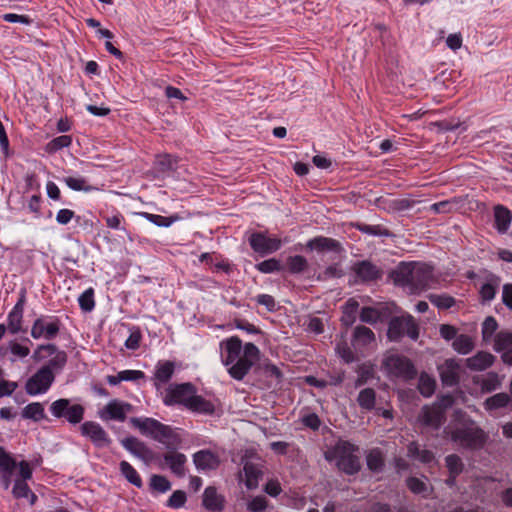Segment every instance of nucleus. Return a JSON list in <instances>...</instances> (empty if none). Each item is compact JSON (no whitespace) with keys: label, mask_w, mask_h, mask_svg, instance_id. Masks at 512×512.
<instances>
[{"label":"nucleus","mask_w":512,"mask_h":512,"mask_svg":"<svg viewBox=\"0 0 512 512\" xmlns=\"http://www.w3.org/2000/svg\"><path fill=\"white\" fill-rule=\"evenodd\" d=\"M287 266L291 273L298 274L307 269L308 263L303 256L296 255L288 258Z\"/></svg>","instance_id":"nucleus-45"},{"label":"nucleus","mask_w":512,"mask_h":512,"mask_svg":"<svg viewBox=\"0 0 512 512\" xmlns=\"http://www.w3.org/2000/svg\"><path fill=\"white\" fill-rule=\"evenodd\" d=\"M452 403V397L446 395L442 397L439 403L432 406H424L419 416V421L425 426L437 429L442 423L444 410L450 407Z\"/></svg>","instance_id":"nucleus-12"},{"label":"nucleus","mask_w":512,"mask_h":512,"mask_svg":"<svg viewBox=\"0 0 512 512\" xmlns=\"http://www.w3.org/2000/svg\"><path fill=\"white\" fill-rule=\"evenodd\" d=\"M429 300L433 305L437 306L440 309H448L455 304L454 298L445 294H432L429 296Z\"/></svg>","instance_id":"nucleus-49"},{"label":"nucleus","mask_w":512,"mask_h":512,"mask_svg":"<svg viewBox=\"0 0 512 512\" xmlns=\"http://www.w3.org/2000/svg\"><path fill=\"white\" fill-rule=\"evenodd\" d=\"M357 309H358V303L355 300L350 299L347 301V303L344 307V316L342 318V321L346 325H350L354 322Z\"/></svg>","instance_id":"nucleus-52"},{"label":"nucleus","mask_w":512,"mask_h":512,"mask_svg":"<svg viewBox=\"0 0 512 512\" xmlns=\"http://www.w3.org/2000/svg\"><path fill=\"white\" fill-rule=\"evenodd\" d=\"M19 478L16 479L14 487H13V495L16 498H27L30 499V504H34L36 500V496L31 492L27 480L32 477V469L28 462L21 461L19 463Z\"/></svg>","instance_id":"nucleus-14"},{"label":"nucleus","mask_w":512,"mask_h":512,"mask_svg":"<svg viewBox=\"0 0 512 512\" xmlns=\"http://www.w3.org/2000/svg\"><path fill=\"white\" fill-rule=\"evenodd\" d=\"M502 302L508 309L512 310V284L510 283L503 286Z\"/></svg>","instance_id":"nucleus-64"},{"label":"nucleus","mask_w":512,"mask_h":512,"mask_svg":"<svg viewBox=\"0 0 512 512\" xmlns=\"http://www.w3.org/2000/svg\"><path fill=\"white\" fill-rule=\"evenodd\" d=\"M407 486L415 494L426 496L429 493V484L415 477H411L407 480Z\"/></svg>","instance_id":"nucleus-47"},{"label":"nucleus","mask_w":512,"mask_h":512,"mask_svg":"<svg viewBox=\"0 0 512 512\" xmlns=\"http://www.w3.org/2000/svg\"><path fill=\"white\" fill-rule=\"evenodd\" d=\"M193 462L200 471L216 469L220 464L219 456L210 450H200L193 455Z\"/></svg>","instance_id":"nucleus-19"},{"label":"nucleus","mask_w":512,"mask_h":512,"mask_svg":"<svg viewBox=\"0 0 512 512\" xmlns=\"http://www.w3.org/2000/svg\"><path fill=\"white\" fill-rule=\"evenodd\" d=\"M150 485L152 489L160 493L168 491L171 487L170 482L164 476L160 475H153L151 477Z\"/></svg>","instance_id":"nucleus-54"},{"label":"nucleus","mask_w":512,"mask_h":512,"mask_svg":"<svg viewBox=\"0 0 512 512\" xmlns=\"http://www.w3.org/2000/svg\"><path fill=\"white\" fill-rule=\"evenodd\" d=\"M366 461L368 468L374 472L380 471L384 465L383 455L377 449L371 450L368 453Z\"/></svg>","instance_id":"nucleus-42"},{"label":"nucleus","mask_w":512,"mask_h":512,"mask_svg":"<svg viewBox=\"0 0 512 512\" xmlns=\"http://www.w3.org/2000/svg\"><path fill=\"white\" fill-rule=\"evenodd\" d=\"M358 403L363 409L371 410L375 405V392L371 388L360 391Z\"/></svg>","instance_id":"nucleus-44"},{"label":"nucleus","mask_w":512,"mask_h":512,"mask_svg":"<svg viewBox=\"0 0 512 512\" xmlns=\"http://www.w3.org/2000/svg\"><path fill=\"white\" fill-rule=\"evenodd\" d=\"M72 143V137L69 135H62L52 139L47 144V150L49 152H56L62 148L69 147Z\"/></svg>","instance_id":"nucleus-48"},{"label":"nucleus","mask_w":512,"mask_h":512,"mask_svg":"<svg viewBox=\"0 0 512 512\" xmlns=\"http://www.w3.org/2000/svg\"><path fill=\"white\" fill-rule=\"evenodd\" d=\"M354 271L363 281H372L379 277V270L377 267L367 261L358 263L355 266Z\"/></svg>","instance_id":"nucleus-33"},{"label":"nucleus","mask_w":512,"mask_h":512,"mask_svg":"<svg viewBox=\"0 0 512 512\" xmlns=\"http://www.w3.org/2000/svg\"><path fill=\"white\" fill-rule=\"evenodd\" d=\"M187 409L196 413L212 414L215 410V405L213 402L203 398L200 395H197L195 390L187 406Z\"/></svg>","instance_id":"nucleus-27"},{"label":"nucleus","mask_w":512,"mask_h":512,"mask_svg":"<svg viewBox=\"0 0 512 512\" xmlns=\"http://www.w3.org/2000/svg\"><path fill=\"white\" fill-rule=\"evenodd\" d=\"M61 325V320L57 316L40 315L33 321L30 335L34 340L51 341L59 335Z\"/></svg>","instance_id":"nucleus-5"},{"label":"nucleus","mask_w":512,"mask_h":512,"mask_svg":"<svg viewBox=\"0 0 512 512\" xmlns=\"http://www.w3.org/2000/svg\"><path fill=\"white\" fill-rule=\"evenodd\" d=\"M375 342V334L370 328L357 326L354 329L352 345L355 349H363Z\"/></svg>","instance_id":"nucleus-25"},{"label":"nucleus","mask_w":512,"mask_h":512,"mask_svg":"<svg viewBox=\"0 0 512 512\" xmlns=\"http://www.w3.org/2000/svg\"><path fill=\"white\" fill-rule=\"evenodd\" d=\"M175 371V364L172 361H159L155 366L154 384L157 388L167 384Z\"/></svg>","instance_id":"nucleus-24"},{"label":"nucleus","mask_w":512,"mask_h":512,"mask_svg":"<svg viewBox=\"0 0 512 512\" xmlns=\"http://www.w3.org/2000/svg\"><path fill=\"white\" fill-rule=\"evenodd\" d=\"M380 314L377 309L372 307H364L360 313L361 321L369 324L376 323L379 320Z\"/></svg>","instance_id":"nucleus-55"},{"label":"nucleus","mask_w":512,"mask_h":512,"mask_svg":"<svg viewBox=\"0 0 512 512\" xmlns=\"http://www.w3.org/2000/svg\"><path fill=\"white\" fill-rule=\"evenodd\" d=\"M49 356L53 357L49 360L48 364L43 367H49L50 371L54 368H63L67 362L66 353L64 351H60L56 345L51 343L38 345L32 354V359L35 362H41Z\"/></svg>","instance_id":"nucleus-8"},{"label":"nucleus","mask_w":512,"mask_h":512,"mask_svg":"<svg viewBox=\"0 0 512 512\" xmlns=\"http://www.w3.org/2000/svg\"><path fill=\"white\" fill-rule=\"evenodd\" d=\"M194 391L195 387L190 383L172 384L166 389L163 402L167 406L180 404L187 408Z\"/></svg>","instance_id":"nucleus-13"},{"label":"nucleus","mask_w":512,"mask_h":512,"mask_svg":"<svg viewBox=\"0 0 512 512\" xmlns=\"http://www.w3.org/2000/svg\"><path fill=\"white\" fill-rule=\"evenodd\" d=\"M131 411V404L118 399H113L99 411L98 415L103 421L115 420L123 422L126 419L127 414Z\"/></svg>","instance_id":"nucleus-16"},{"label":"nucleus","mask_w":512,"mask_h":512,"mask_svg":"<svg viewBox=\"0 0 512 512\" xmlns=\"http://www.w3.org/2000/svg\"><path fill=\"white\" fill-rule=\"evenodd\" d=\"M408 456L424 464H430L434 461V454L427 449H420L419 445L415 442L409 444Z\"/></svg>","instance_id":"nucleus-34"},{"label":"nucleus","mask_w":512,"mask_h":512,"mask_svg":"<svg viewBox=\"0 0 512 512\" xmlns=\"http://www.w3.org/2000/svg\"><path fill=\"white\" fill-rule=\"evenodd\" d=\"M75 216L74 211L70 209H60L56 214V221L60 225L68 224Z\"/></svg>","instance_id":"nucleus-63"},{"label":"nucleus","mask_w":512,"mask_h":512,"mask_svg":"<svg viewBox=\"0 0 512 512\" xmlns=\"http://www.w3.org/2000/svg\"><path fill=\"white\" fill-rule=\"evenodd\" d=\"M139 215L158 227H169L177 220V217H164L148 212H140Z\"/></svg>","instance_id":"nucleus-39"},{"label":"nucleus","mask_w":512,"mask_h":512,"mask_svg":"<svg viewBox=\"0 0 512 512\" xmlns=\"http://www.w3.org/2000/svg\"><path fill=\"white\" fill-rule=\"evenodd\" d=\"M407 335L413 340L419 336L418 326L412 316H401L393 318L388 327L387 336L391 341H398Z\"/></svg>","instance_id":"nucleus-6"},{"label":"nucleus","mask_w":512,"mask_h":512,"mask_svg":"<svg viewBox=\"0 0 512 512\" xmlns=\"http://www.w3.org/2000/svg\"><path fill=\"white\" fill-rule=\"evenodd\" d=\"M446 466L450 472V477L447 480L449 485H453L455 482V478L459 475L463 470V463L459 456L452 454L448 455L445 458Z\"/></svg>","instance_id":"nucleus-36"},{"label":"nucleus","mask_w":512,"mask_h":512,"mask_svg":"<svg viewBox=\"0 0 512 512\" xmlns=\"http://www.w3.org/2000/svg\"><path fill=\"white\" fill-rule=\"evenodd\" d=\"M55 380L53 371L49 367H41L25 384V391L30 396L45 394Z\"/></svg>","instance_id":"nucleus-9"},{"label":"nucleus","mask_w":512,"mask_h":512,"mask_svg":"<svg viewBox=\"0 0 512 512\" xmlns=\"http://www.w3.org/2000/svg\"><path fill=\"white\" fill-rule=\"evenodd\" d=\"M383 366L388 374L393 377L408 380L416 375V371L410 360L397 354H391L385 357Z\"/></svg>","instance_id":"nucleus-10"},{"label":"nucleus","mask_w":512,"mask_h":512,"mask_svg":"<svg viewBox=\"0 0 512 512\" xmlns=\"http://www.w3.org/2000/svg\"><path fill=\"white\" fill-rule=\"evenodd\" d=\"M121 444L131 454L144 461H148L152 457L151 449L135 437H127L121 441Z\"/></svg>","instance_id":"nucleus-22"},{"label":"nucleus","mask_w":512,"mask_h":512,"mask_svg":"<svg viewBox=\"0 0 512 512\" xmlns=\"http://www.w3.org/2000/svg\"><path fill=\"white\" fill-rule=\"evenodd\" d=\"M245 485L248 489H255L258 487L259 480L262 476L261 468L251 462H246L244 465Z\"/></svg>","instance_id":"nucleus-29"},{"label":"nucleus","mask_w":512,"mask_h":512,"mask_svg":"<svg viewBox=\"0 0 512 512\" xmlns=\"http://www.w3.org/2000/svg\"><path fill=\"white\" fill-rule=\"evenodd\" d=\"M307 247L316 251H334L338 249L339 243L334 239L320 236L309 240Z\"/></svg>","instance_id":"nucleus-32"},{"label":"nucleus","mask_w":512,"mask_h":512,"mask_svg":"<svg viewBox=\"0 0 512 512\" xmlns=\"http://www.w3.org/2000/svg\"><path fill=\"white\" fill-rule=\"evenodd\" d=\"M256 269L261 273H273L281 270V264L277 259L271 258L256 264Z\"/></svg>","instance_id":"nucleus-51"},{"label":"nucleus","mask_w":512,"mask_h":512,"mask_svg":"<svg viewBox=\"0 0 512 512\" xmlns=\"http://www.w3.org/2000/svg\"><path fill=\"white\" fill-rule=\"evenodd\" d=\"M266 507L267 500L264 496H256L253 499H251L247 504L248 510L252 512H261L265 510Z\"/></svg>","instance_id":"nucleus-59"},{"label":"nucleus","mask_w":512,"mask_h":512,"mask_svg":"<svg viewBox=\"0 0 512 512\" xmlns=\"http://www.w3.org/2000/svg\"><path fill=\"white\" fill-rule=\"evenodd\" d=\"M443 384L447 386L456 385L459 379L460 366L455 359H447L438 367Z\"/></svg>","instance_id":"nucleus-20"},{"label":"nucleus","mask_w":512,"mask_h":512,"mask_svg":"<svg viewBox=\"0 0 512 512\" xmlns=\"http://www.w3.org/2000/svg\"><path fill=\"white\" fill-rule=\"evenodd\" d=\"M130 423L144 436L161 443L168 450H176L182 444V436L179 429L165 425L154 418H131Z\"/></svg>","instance_id":"nucleus-3"},{"label":"nucleus","mask_w":512,"mask_h":512,"mask_svg":"<svg viewBox=\"0 0 512 512\" xmlns=\"http://www.w3.org/2000/svg\"><path fill=\"white\" fill-rule=\"evenodd\" d=\"M493 348L497 353L503 354L504 351L512 348V332L502 330L494 337Z\"/></svg>","instance_id":"nucleus-35"},{"label":"nucleus","mask_w":512,"mask_h":512,"mask_svg":"<svg viewBox=\"0 0 512 512\" xmlns=\"http://www.w3.org/2000/svg\"><path fill=\"white\" fill-rule=\"evenodd\" d=\"M62 181L74 191H84L90 192L94 190V188L88 184L87 180L81 176H67L62 179Z\"/></svg>","instance_id":"nucleus-38"},{"label":"nucleus","mask_w":512,"mask_h":512,"mask_svg":"<svg viewBox=\"0 0 512 512\" xmlns=\"http://www.w3.org/2000/svg\"><path fill=\"white\" fill-rule=\"evenodd\" d=\"M11 355L10 361L12 363L17 360H22L30 354V348L26 345L19 343L17 340H11L6 345L0 347V355Z\"/></svg>","instance_id":"nucleus-23"},{"label":"nucleus","mask_w":512,"mask_h":512,"mask_svg":"<svg viewBox=\"0 0 512 512\" xmlns=\"http://www.w3.org/2000/svg\"><path fill=\"white\" fill-rule=\"evenodd\" d=\"M501 385V380L496 373H490L483 380L482 386L487 391H492L497 389Z\"/></svg>","instance_id":"nucleus-60"},{"label":"nucleus","mask_w":512,"mask_h":512,"mask_svg":"<svg viewBox=\"0 0 512 512\" xmlns=\"http://www.w3.org/2000/svg\"><path fill=\"white\" fill-rule=\"evenodd\" d=\"M251 248L260 255H268L280 249L282 242L277 237H271L265 233H252L249 237Z\"/></svg>","instance_id":"nucleus-15"},{"label":"nucleus","mask_w":512,"mask_h":512,"mask_svg":"<svg viewBox=\"0 0 512 512\" xmlns=\"http://www.w3.org/2000/svg\"><path fill=\"white\" fill-rule=\"evenodd\" d=\"M336 352L337 354L346 362L350 363L354 361V354L351 348L348 346L347 342L344 340L339 341L336 344Z\"/></svg>","instance_id":"nucleus-53"},{"label":"nucleus","mask_w":512,"mask_h":512,"mask_svg":"<svg viewBox=\"0 0 512 512\" xmlns=\"http://www.w3.org/2000/svg\"><path fill=\"white\" fill-rule=\"evenodd\" d=\"M21 416L24 419L40 422L46 419L44 405L40 402H32L26 405L22 411Z\"/></svg>","instance_id":"nucleus-28"},{"label":"nucleus","mask_w":512,"mask_h":512,"mask_svg":"<svg viewBox=\"0 0 512 512\" xmlns=\"http://www.w3.org/2000/svg\"><path fill=\"white\" fill-rule=\"evenodd\" d=\"M15 467V460L3 450L0 454V472H13Z\"/></svg>","instance_id":"nucleus-57"},{"label":"nucleus","mask_w":512,"mask_h":512,"mask_svg":"<svg viewBox=\"0 0 512 512\" xmlns=\"http://www.w3.org/2000/svg\"><path fill=\"white\" fill-rule=\"evenodd\" d=\"M79 306L83 311L90 312L95 306L94 290L89 288L85 290L78 298Z\"/></svg>","instance_id":"nucleus-46"},{"label":"nucleus","mask_w":512,"mask_h":512,"mask_svg":"<svg viewBox=\"0 0 512 512\" xmlns=\"http://www.w3.org/2000/svg\"><path fill=\"white\" fill-rule=\"evenodd\" d=\"M448 433L453 442L465 448H480L486 440L484 432L474 422H464Z\"/></svg>","instance_id":"nucleus-4"},{"label":"nucleus","mask_w":512,"mask_h":512,"mask_svg":"<svg viewBox=\"0 0 512 512\" xmlns=\"http://www.w3.org/2000/svg\"><path fill=\"white\" fill-rule=\"evenodd\" d=\"M358 229L365 234L373 236H388L389 232L386 228L380 225H360Z\"/></svg>","instance_id":"nucleus-56"},{"label":"nucleus","mask_w":512,"mask_h":512,"mask_svg":"<svg viewBox=\"0 0 512 512\" xmlns=\"http://www.w3.org/2000/svg\"><path fill=\"white\" fill-rule=\"evenodd\" d=\"M440 335L446 341L455 340L457 337V329L449 324H442L439 328Z\"/></svg>","instance_id":"nucleus-61"},{"label":"nucleus","mask_w":512,"mask_h":512,"mask_svg":"<svg viewBox=\"0 0 512 512\" xmlns=\"http://www.w3.org/2000/svg\"><path fill=\"white\" fill-rule=\"evenodd\" d=\"M81 432L88 437L97 447H107L111 440L100 424L92 421L84 422L81 425Z\"/></svg>","instance_id":"nucleus-17"},{"label":"nucleus","mask_w":512,"mask_h":512,"mask_svg":"<svg viewBox=\"0 0 512 512\" xmlns=\"http://www.w3.org/2000/svg\"><path fill=\"white\" fill-rule=\"evenodd\" d=\"M498 328V323L496 319L492 316L487 317L482 324V338L484 342H491L496 330Z\"/></svg>","instance_id":"nucleus-41"},{"label":"nucleus","mask_w":512,"mask_h":512,"mask_svg":"<svg viewBox=\"0 0 512 512\" xmlns=\"http://www.w3.org/2000/svg\"><path fill=\"white\" fill-rule=\"evenodd\" d=\"M203 505L212 511H219L223 508V497L215 488L207 487L203 493Z\"/></svg>","instance_id":"nucleus-31"},{"label":"nucleus","mask_w":512,"mask_h":512,"mask_svg":"<svg viewBox=\"0 0 512 512\" xmlns=\"http://www.w3.org/2000/svg\"><path fill=\"white\" fill-rule=\"evenodd\" d=\"M164 463L169 467L172 473L182 477L185 475V464L187 458L183 453L176 450H170L163 455Z\"/></svg>","instance_id":"nucleus-21"},{"label":"nucleus","mask_w":512,"mask_h":512,"mask_svg":"<svg viewBox=\"0 0 512 512\" xmlns=\"http://www.w3.org/2000/svg\"><path fill=\"white\" fill-rule=\"evenodd\" d=\"M220 360L228 374L235 380H243L260 360L259 348L251 343L243 344L237 336L222 340L219 344Z\"/></svg>","instance_id":"nucleus-1"},{"label":"nucleus","mask_w":512,"mask_h":512,"mask_svg":"<svg viewBox=\"0 0 512 512\" xmlns=\"http://www.w3.org/2000/svg\"><path fill=\"white\" fill-rule=\"evenodd\" d=\"M495 227L499 233H505L511 224L512 214L511 212L503 207L497 206L494 210Z\"/></svg>","instance_id":"nucleus-30"},{"label":"nucleus","mask_w":512,"mask_h":512,"mask_svg":"<svg viewBox=\"0 0 512 512\" xmlns=\"http://www.w3.org/2000/svg\"><path fill=\"white\" fill-rule=\"evenodd\" d=\"M509 396L506 393H498L489 397L485 401V408L487 410H494L506 406L509 403Z\"/></svg>","instance_id":"nucleus-43"},{"label":"nucleus","mask_w":512,"mask_h":512,"mask_svg":"<svg viewBox=\"0 0 512 512\" xmlns=\"http://www.w3.org/2000/svg\"><path fill=\"white\" fill-rule=\"evenodd\" d=\"M120 470L130 483L137 487H140L142 485V481L139 474L127 461H122L120 463Z\"/></svg>","instance_id":"nucleus-40"},{"label":"nucleus","mask_w":512,"mask_h":512,"mask_svg":"<svg viewBox=\"0 0 512 512\" xmlns=\"http://www.w3.org/2000/svg\"><path fill=\"white\" fill-rule=\"evenodd\" d=\"M395 283L401 285L411 293H420L432 288L434 279L432 268L423 263H401L393 272Z\"/></svg>","instance_id":"nucleus-2"},{"label":"nucleus","mask_w":512,"mask_h":512,"mask_svg":"<svg viewBox=\"0 0 512 512\" xmlns=\"http://www.w3.org/2000/svg\"><path fill=\"white\" fill-rule=\"evenodd\" d=\"M435 389V380L426 374H422L419 379V390L422 395L429 397Z\"/></svg>","instance_id":"nucleus-50"},{"label":"nucleus","mask_w":512,"mask_h":512,"mask_svg":"<svg viewBox=\"0 0 512 512\" xmlns=\"http://www.w3.org/2000/svg\"><path fill=\"white\" fill-rule=\"evenodd\" d=\"M25 301V295L21 294L7 316V329L13 335L18 334L22 330Z\"/></svg>","instance_id":"nucleus-18"},{"label":"nucleus","mask_w":512,"mask_h":512,"mask_svg":"<svg viewBox=\"0 0 512 512\" xmlns=\"http://www.w3.org/2000/svg\"><path fill=\"white\" fill-rule=\"evenodd\" d=\"M495 357L489 352H478L472 357L466 359V365L474 371H483L494 363Z\"/></svg>","instance_id":"nucleus-26"},{"label":"nucleus","mask_w":512,"mask_h":512,"mask_svg":"<svg viewBox=\"0 0 512 512\" xmlns=\"http://www.w3.org/2000/svg\"><path fill=\"white\" fill-rule=\"evenodd\" d=\"M355 447L348 442H340L334 448L339 469L347 474H354L360 468L359 458L354 454Z\"/></svg>","instance_id":"nucleus-11"},{"label":"nucleus","mask_w":512,"mask_h":512,"mask_svg":"<svg viewBox=\"0 0 512 512\" xmlns=\"http://www.w3.org/2000/svg\"><path fill=\"white\" fill-rule=\"evenodd\" d=\"M480 295L484 301L493 300L496 295V285L490 282L483 284L480 289Z\"/></svg>","instance_id":"nucleus-62"},{"label":"nucleus","mask_w":512,"mask_h":512,"mask_svg":"<svg viewBox=\"0 0 512 512\" xmlns=\"http://www.w3.org/2000/svg\"><path fill=\"white\" fill-rule=\"evenodd\" d=\"M50 412L56 418L64 417L71 424H78L83 420L85 409L80 404L71 405L66 398L51 403Z\"/></svg>","instance_id":"nucleus-7"},{"label":"nucleus","mask_w":512,"mask_h":512,"mask_svg":"<svg viewBox=\"0 0 512 512\" xmlns=\"http://www.w3.org/2000/svg\"><path fill=\"white\" fill-rule=\"evenodd\" d=\"M474 346L472 337L465 334L457 335L455 340L452 342L453 349L462 355L470 353L474 349Z\"/></svg>","instance_id":"nucleus-37"},{"label":"nucleus","mask_w":512,"mask_h":512,"mask_svg":"<svg viewBox=\"0 0 512 512\" xmlns=\"http://www.w3.org/2000/svg\"><path fill=\"white\" fill-rule=\"evenodd\" d=\"M185 502H186V494L181 490H177V491L173 492V494L170 496V498L168 499L167 505L170 508L178 509V508L182 507L185 504Z\"/></svg>","instance_id":"nucleus-58"}]
</instances>
